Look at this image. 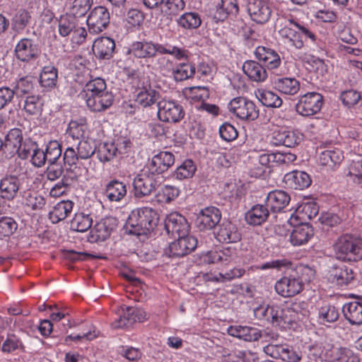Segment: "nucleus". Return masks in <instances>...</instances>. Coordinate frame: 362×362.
<instances>
[{
    "mask_svg": "<svg viewBox=\"0 0 362 362\" xmlns=\"http://www.w3.org/2000/svg\"><path fill=\"white\" fill-rule=\"evenodd\" d=\"M86 105L93 112H101L109 108L114 101V95L107 88L105 81L100 77L90 80L86 85Z\"/></svg>",
    "mask_w": 362,
    "mask_h": 362,
    "instance_id": "obj_1",
    "label": "nucleus"
},
{
    "mask_svg": "<svg viewBox=\"0 0 362 362\" xmlns=\"http://www.w3.org/2000/svg\"><path fill=\"white\" fill-rule=\"evenodd\" d=\"M158 222L157 212L150 207H141L133 210L126 221L125 227L129 234L146 235L153 230Z\"/></svg>",
    "mask_w": 362,
    "mask_h": 362,
    "instance_id": "obj_2",
    "label": "nucleus"
},
{
    "mask_svg": "<svg viewBox=\"0 0 362 362\" xmlns=\"http://www.w3.org/2000/svg\"><path fill=\"white\" fill-rule=\"evenodd\" d=\"M334 247L338 259L349 262L362 259V241L356 235L345 234L339 237Z\"/></svg>",
    "mask_w": 362,
    "mask_h": 362,
    "instance_id": "obj_3",
    "label": "nucleus"
},
{
    "mask_svg": "<svg viewBox=\"0 0 362 362\" xmlns=\"http://www.w3.org/2000/svg\"><path fill=\"white\" fill-rule=\"evenodd\" d=\"M228 109L243 120L254 121L259 117V109L255 103L244 97L232 99L228 104Z\"/></svg>",
    "mask_w": 362,
    "mask_h": 362,
    "instance_id": "obj_4",
    "label": "nucleus"
},
{
    "mask_svg": "<svg viewBox=\"0 0 362 362\" xmlns=\"http://www.w3.org/2000/svg\"><path fill=\"white\" fill-rule=\"evenodd\" d=\"M323 97L316 92H310L299 97L296 110L303 117H311L318 113L322 107Z\"/></svg>",
    "mask_w": 362,
    "mask_h": 362,
    "instance_id": "obj_5",
    "label": "nucleus"
},
{
    "mask_svg": "<svg viewBox=\"0 0 362 362\" xmlns=\"http://www.w3.org/2000/svg\"><path fill=\"white\" fill-rule=\"evenodd\" d=\"M158 177L155 174L150 173L147 168L143 170L133 180L134 197L142 198L150 195L156 189Z\"/></svg>",
    "mask_w": 362,
    "mask_h": 362,
    "instance_id": "obj_6",
    "label": "nucleus"
},
{
    "mask_svg": "<svg viewBox=\"0 0 362 362\" xmlns=\"http://www.w3.org/2000/svg\"><path fill=\"white\" fill-rule=\"evenodd\" d=\"M298 209L291 213L288 223L296 226L292 230L289 236V241L293 246H300L308 242L313 235V230L308 224H299L300 218L298 216Z\"/></svg>",
    "mask_w": 362,
    "mask_h": 362,
    "instance_id": "obj_7",
    "label": "nucleus"
},
{
    "mask_svg": "<svg viewBox=\"0 0 362 362\" xmlns=\"http://www.w3.org/2000/svg\"><path fill=\"white\" fill-rule=\"evenodd\" d=\"M158 117L164 122L176 123L183 119L182 106L174 100H161L157 103Z\"/></svg>",
    "mask_w": 362,
    "mask_h": 362,
    "instance_id": "obj_8",
    "label": "nucleus"
},
{
    "mask_svg": "<svg viewBox=\"0 0 362 362\" xmlns=\"http://www.w3.org/2000/svg\"><path fill=\"white\" fill-rule=\"evenodd\" d=\"M160 43L146 40L134 42L128 49L129 54L146 62L153 61L158 54H160Z\"/></svg>",
    "mask_w": 362,
    "mask_h": 362,
    "instance_id": "obj_9",
    "label": "nucleus"
},
{
    "mask_svg": "<svg viewBox=\"0 0 362 362\" xmlns=\"http://www.w3.org/2000/svg\"><path fill=\"white\" fill-rule=\"evenodd\" d=\"M197 245V240L192 235H180L171 243L165 253L170 257H181L193 251Z\"/></svg>",
    "mask_w": 362,
    "mask_h": 362,
    "instance_id": "obj_10",
    "label": "nucleus"
},
{
    "mask_svg": "<svg viewBox=\"0 0 362 362\" xmlns=\"http://www.w3.org/2000/svg\"><path fill=\"white\" fill-rule=\"evenodd\" d=\"M303 284L298 276L288 275L282 276L274 284L276 293L284 298L293 297L303 291Z\"/></svg>",
    "mask_w": 362,
    "mask_h": 362,
    "instance_id": "obj_11",
    "label": "nucleus"
},
{
    "mask_svg": "<svg viewBox=\"0 0 362 362\" xmlns=\"http://www.w3.org/2000/svg\"><path fill=\"white\" fill-rule=\"evenodd\" d=\"M86 22L90 33L99 34L110 23L109 11L105 6H95L89 13Z\"/></svg>",
    "mask_w": 362,
    "mask_h": 362,
    "instance_id": "obj_12",
    "label": "nucleus"
},
{
    "mask_svg": "<svg viewBox=\"0 0 362 362\" xmlns=\"http://www.w3.org/2000/svg\"><path fill=\"white\" fill-rule=\"evenodd\" d=\"M264 353L274 358H280L287 362H298L301 359V354L291 346L284 344H269L264 347Z\"/></svg>",
    "mask_w": 362,
    "mask_h": 362,
    "instance_id": "obj_13",
    "label": "nucleus"
},
{
    "mask_svg": "<svg viewBox=\"0 0 362 362\" xmlns=\"http://www.w3.org/2000/svg\"><path fill=\"white\" fill-rule=\"evenodd\" d=\"M245 8L251 20L259 24L267 23L272 15V9L264 0H246Z\"/></svg>",
    "mask_w": 362,
    "mask_h": 362,
    "instance_id": "obj_14",
    "label": "nucleus"
},
{
    "mask_svg": "<svg viewBox=\"0 0 362 362\" xmlns=\"http://www.w3.org/2000/svg\"><path fill=\"white\" fill-rule=\"evenodd\" d=\"M117 226V220L112 216H107L98 221L90 231L91 242H102L110 237Z\"/></svg>",
    "mask_w": 362,
    "mask_h": 362,
    "instance_id": "obj_15",
    "label": "nucleus"
},
{
    "mask_svg": "<svg viewBox=\"0 0 362 362\" xmlns=\"http://www.w3.org/2000/svg\"><path fill=\"white\" fill-rule=\"evenodd\" d=\"M303 139V134L297 129H279L273 132L272 143L275 146L294 148Z\"/></svg>",
    "mask_w": 362,
    "mask_h": 362,
    "instance_id": "obj_16",
    "label": "nucleus"
},
{
    "mask_svg": "<svg viewBox=\"0 0 362 362\" xmlns=\"http://www.w3.org/2000/svg\"><path fill=\"white\" fill-rule=\"evenodd\" d=\"M221 218V211L215 206H209L200 211L196 223L200 230H211L220 222Z\"/></svg>",
    "mask_w": 362,
    "mask_h": 362,
    "instance_id": "obj_17",
    "label": "nucleus"
},
{
    "mask_svg": "<svg viewBox=\"0 0 362 362\" xmlns=\"http://www.w3.org/2000/svg\"><path fill=\"white\" fill-rule=\"evenodd\" d=\"M189 228L186 218L177 212L170 214L165 220V228L168 234L173 236L187 235Z\"/></svg>",
    "mask_w": 362,
    "mask_h": 362,
    "instance_id": "obj_18",
    "label": "nucleus"
},
{
    "mask_svg": "<svg viewBox=\"0 0 362 362\" xmlns=\"http://www.w3.org/2000/svg\"><path fill=\"white\" fill-rule=\"evenodd\" d=\"M175 163L174 155L168 151H161L155 155L146 166L150 173L158 175L168 170Z\"/></svg>",
    "mask_w": 362,
    "mask_h": 362,
    "instance_id": "obj_19",
    "label": "nucleus"
},
{
    "mask_svg": "<svg viewBox=\"0 0 362 362\" xmlns=\"http://www.w3.org/2000/svg\"><path fill=\"white\" fill-rule=\"evenodd\" d=\"M255 54L256 58L262 62L268 69H276L281 64V59L279 54L272 48L258 46L255 50Z\"/></svg>",
    "mask_w": 362,
    "mask_h": 362,
    "instance_id": "obj_20",
    "label": "nucleus"
},
{
    "mask_svg": "<svg viewBox=\"0 0 362 362\" xmlns=\"http://www.w3.org/2000/svg\"><path fill=\"white\" fill-rule=\"evenodd\" d=\"M15 53L19 60L29 62L38 57L40 49L32 40L23 38L16 45Z\"/></svg>",
    "mask_w": 362,
    "mask_h": 362,
    "instance_id": "obj_21",
    "label": "nucleus"
},
{
    "mask_svg": "<svg viewBox=\"0 0 362 362\" xmlns=\"http://www.w3.org/2000/svg\"><path fill=\"white\" fill-rule=\"evenodd\" d=\"M22 141L21 130L18 128L12 129L5 136L4 142L1 141V151L6 157H11L16 153Z\"/></svg>",
    "mask_w": 362,
    "mask_h": 362,
    "instance_id": "obj_22",
    "label": "nucleus"
},
{
    "mask_svg": "<svg viewBox=\"0 0 362 362\" xmlns=\"http://www.w3.org/2000/svg\"><path fill=\"white\" fill-rule=\"evenodd\" d=\"M290 195L283 190H274L268 193L265 202L273 213H277L284 209L290 202Z\"/></svg>",
    "mask_w": 362,
    "mask_h": 362,
    "instance_id": "obj_23",
    "label": "nucleus"
},
{
    "mask_svg": "<svg viewBox=\"0 0 362 362\" xmlns=\"http://www.w3.org/2000/svg\"><path fill=\"white\" fill-rule=\"evenodd\" d=\"M328 280L339 286H346L354 279L351 269L346 266H335L329 271Z\"/></svg>",
    "mask_w": 362,
    "mask_h": 362,
    "instance_id": "obj_24",
    "label": "nucleus"
},
{
    "mask_svg": "<svg viewBox=\"0 0 362 362\" xmlns=\"http://www.w3.org/2000/svg\"><path fill=\"white\" fill-rule=\"evenodd\" d=\"M287 23L279 30L283 42L288 46L296 49H301L304 47V40L298 30L290 27L291 24Z\"/></svg>",
    "mask_w": 362,
    "mask_h": 362,
    "instance_id": "obj_25",
    "label": "nucleus"
},
{
    "mask_svg": "<svg viewBox=\"0 0 362 362\" xmlns=\"http://www.w3.org/2000/svg\"><path fill=\"white\" fill-rule=\"evenodd\" d=\"M284 182L288 187L293 189H303L311 184L309 175L298 170L286 173L284 177Z\"/></svg>",
    "mask_w": 362,
    "mask_h": 362,
    "instance_id": "obj_26",
    "label": "nucleus"
},
{
    "mask_svg": "<svg viewBox=\"0 0 362 362\" xmlns=\"http://www.w3.org/2000/svg\"><path fill=\"white\" fill-rule=\"evenodd\" d=\"M216 238L221 243H237L240 240L241 235L234 223L230 221H223L219 226Z\"/></svg>",
    "mask_w": 362,
    "mask_h": 362,
    "instance_id": "obj_27",
    "label": "nucleus"
},
{
    "mask_svg": "<svg viewBox=\"0 0 362 362\" xmlns=\"http://www.w3.org/2000/svg\"><path fill=\"white\" fill-rule=\"evenodd\" d=\"M228 334L246 341H255L261 337L260 331L257 328L249 326H230Z\"/></svg>",
    "mask_w": 362,
    "mask_h": 362,
    "instance_id": "obj_28",
    "label": "nucleus"
},
{
    "mask_svg": "<svg viewBox=\"0 0 362 362\" xmlns=\"http://www.w3.org/2000/svg\"><path fill=\"white\" fill-rule=\"evenodd\" d=\"M274 88L286 95H295L300 88V83L294 77H281L274 80Z\"/></svg>",
    "mask_w": 362,
    "mask_h": 362,
    "instance_id": "obj_29",
    "label": "nucleus"
},
{
    "mask_svg": "<svg viewBox=\"0 0 362 362\" xmlns=\"http://www.w3.org/2000/svg\"><path fill=\"white\" fill-rule=\"evenodd\" d=\"M115 48V41L108 37H102L97 39L93 45V50L95 56L103 59L111 58Z\"/></svg>",
    "mask_w": 362,
    "mask_h": 362,
    "instance_id": "obj_30",
    "label": "nucleus"
},
{
    "mask_svg": "<svg viewBox=\"0 0 362 362\" xmlns=\"http://www.w3.org/2000/svg\"><path fill=\"white\" fill-rule=\"evenodd\" d=\"M58 81L57 69L52 65L42 68L39 78L40 86L45 90L50 91L57 87Z\"/></svg>",
    "mask_w": 362,
    "mask_h": 362,
    "instance_id": "obj_31",
    "label": "nucleus"
},
{
    "mask_svg": "<svg viewBox=\"0 0 362 362\" xmlns=\"http://www.w3.org/2000/svg\"><path fill=\"white\" fill-rule=\"evenodd\" d=\"M269 216V211L267 205L256 204L245 214V221L250 225L259 226L267 220Z\"/></svg>",
    "mask_w": 362,
    "mask_h": 362,
    "instance_id": "obj_32",
    "label": "nucleus"
},
{
    "mask_svg": "<svg viewBox=\"0 0 362 362\" xmlns=\"http://www.w3.org/2000/svg\"><path fill=\"white\" fill-rule=\"evenodd\" d=\"M243 70L250 79L255 82L264 81L267 78L265 68L255 61H246L243 65Z\"/></svg>",
    "mask_w": 362,
    "mask_h": 362,
    "instance_id": "obj_33",
    "label": "nucleus"
},
{
    "mask_svg": "<svg viewBox=\"0 0 362 362\" xmlns=\"http://www.w3.org/2000/svg\"><path fill=\"white\" fill-rule=\"evenodd\" d=\"M342 312L344 317L351 325H362V303L350 302L342 307Z\"/></svg>",
    "mask_w": 362,
    "mask_h": 362,
    "instance_id": "obj_34",
    "label": "nucleus"
},
{
    "mask_svg": "<svg viewBox=\"0 0 362 362\" xmlns=\"http://www.w3.org/2000/svg\"><path fill=\"white\" fill-rule=\"evenodd\" d=\"M126 194V185L117 180L110 181L105 186V195L110 202H119Z\"/></svg>",
    "mask_w": 362,
    "mask_h": 362,
    "instance_id": "obj_35",
    "label": "nucleus"
},
{
    "mask_svg": "<svg viewBox=\"0 0 362 362\" xmlns=\"http://www.w3.org/2000/svg\"><path fill=\"white\" fill-rule=\"evenodd\" d=\"M74 203L71 201H62L57 203L49 213V218L53 223L64 220L73 209Z\"/></svg>",
    "mask_w": 362,
    "mask_h": 362,
    "instance_id": "obj_36",
    "label": "nucleus"
},
{
    "mask_svg": "<svg viewBox=\"0 0 362 362\" xmlns=\"http://www.w3.org/2000/svg\"><path fill=\"white\" fill-rule=\"evenodd\" d=\"M255 94L258 100L266 107L277 108L282 105V99L279 95L272 90L257 89L255 90Z\"/></svg>",
    "mask_w": 362,
    "mask_h": 362,
    "instance_id": "obj_37",
    "label": "nucleus"
},
{
    "mask_svg": "<svg viewBox=\"0 0 362 362\" xmlns=\"http://www.w3.org/2000/svg\"><path fill=\"white\" fill-rule=\"evenodd\" d=\"M20 182L16 176L11 175L1 179V199L12 200L16 197Z\"/></svg>",
    "mask_w": 362,
    "mask_h": 362,
    "instance_id": "obj_38",
    "label": "nucleus"
},
{
    "mask_svg": "<svg viewBox=\"0 0 362 362\" xmlns=\"http://www.w3.org/2000/svg\"><path fill=\"white\" fill-rule=\"evenodd\" d=\"M344 160L342 151L339 148L325 150L320 153L319 161L322 165L334 168Z\"/></svg>",
    "mask_w": 362,
    "mask_h": 362,
    "instance_id": "obj_39",
    "label": "nucleus"
},
{
    "mask_svg": "<svg viewBox=\"0 0 362 362\" xmlns=\"http://www.w3.org/2000/svg\"><path fill=\"white\" fill-rule=\"evenodd\" d=\"M81 158L77 155V150L74 147H67L64 153V160L66 165L69 166V170L74 172L76 175H82L87 172L85 167H81L79 162Z\"/></svg>",
    "mask_w": 362,
    "mask_h": 362,
    "instance_id": "obj_40",
    "label": "nucleus"
},
{
    "mask_svg": "<svg viewBox=\"0 0 362 362\" xmlns=\"http://www.w3.org/2000/svg\"><path fill=\"white\" fill-rule=\"evenodd\" d=\"M195 66L191 63H179L173 69L171 75L176 81H182L194 76Z\"/></svg>",
    "mask_w": 362,
    "mask_h": 362,
    "instance_id": "obj_41",
    "label": "nucleus"
},
{
    "mask_svg": "<svg viewBox=\"0 0 362 362\" xmlns=\"http://www.w3.org/2000/svg\"><path fill=\"white\" fill-rule=\"evenodd\" d=\"M176 22L180 27L188 30L196 29L202 24L200 16L196 12H186L181 15Z\"/></svg>",
    "mask_w": 362,
    "mask_h": 362,
    "instance_id": "obj_42",
    "label": "nucleus"
},
{
    "mask_svg": "<svg viewBox=\"0 0 362 362\" xmlns=\"http://www.w3.org/2000/svg\"><path fill=\"white\" fill-rule=\"evenodd\" d=\"M136 308L130 306L125 307V309H123L122 316H119L118 319L115 320L112 323V327L114 329L124 328L136 322L135 316Z\"/></svg>",
    "mask_w": 362,
    "mask_h": 362,
    "instance_id": "obj_43",
    "label": "nucleus"
},
{
    "mask_svg": "<svg viewBox=\"0 0 362 362\" xmlns=\"http://www.w3.org/2000/svg\"><path fill=\"white\" fill-rule=\"evenodd\" d=\"M93 217L83 212L76 214L71 221V228L77 232L83 233L92 226Z\"/></svg>",
    "mask_w": 362,
    "mask_h": 362,
    "instance_id": "obj_44",
    "label": "nucleus"
},
{
    "mask_svg": "<svg viewBox=\"0 0 362 362\" xmlns=\"http://www.w3.org/2000/svg\"><path fill=\"white\" fill-rule=\"evenodd\" d=\"M76 26V19L69 13H66L59 17L58 23L59 34L62 37H66L72 33Z\"/></svg>",
    "mask_w": 362,
    "mask_h": 362,
    "instance_id": "obj_45",
    "label": "nucleus"
},
{
    "mask_svg": "<svg viewBox=\"0 0 362 362\" xmlns=\"http://www.w3.org/2000/svg\"><path fill=\"white\" fill-rule=\"evenodd\" d=\"M98 160L105 163L111 161L117 156V148L112 142H104L99 144L96 151Z\"/></svg>",
    "mask_w": 362,
    "mask_h": 362,
    "instance_id": "obj_46",
    "label": "nucleus"
},
{
    "mask_svg": "<svg viewBox=\"0 0 362 362\" xmlns=\"http://www.w3.org/2000/svg\"><path fill=\"white\" fill-rule=\"evenodd\" d=\"M189 51L184 47H178L169 44H160V54H169L177 60L188 59Z\"/></svg>",
    "mask_w": 362,
    "mask_h": 362,
    "instance_id": "obj_47",
    "label": "nucleus"
},
{
    "mask_svg": "<svg viewBox=\"0 0 362 362\" xmlns=\"http://www.w3.org/2000/svg\"><path fill=\"white\" fill-rule=\"evenodd\" d=\"M339 316L338 309L330 304L322 306L318 311V320L323 325L327 322H334L337 321Z\"/></svg>",
    "mask_w": 362,
    "mask_h": 362,
    "instance_id": "obj_48",
    "label": "nucleus"
},
{
    "mask_svg": "<svg viewBox=\"0 0 362 362\" xmlns=\"http://www.w3.org/2000/svg\"><path fill=\"white\" fill-rule=\"evenodd\" d=\"M267 317L265 321L276 326L281 325L282 322H286L285 311L278 305H269L267 304Z\"/></svg>",
    "mask_w": 362,
    "mask_h": 362,
    "instance_id": "obj_49",
    "label": "nucleus"
},
{
    "mask_svg": "<svg viewBox=\"0 0 362 362\" xmlns=\"http://www.w3.org/2000/svg\"><path fill=\"white\" fill-rule=\"evenodd\" d=\"M93 2V0H74L68 13L74 16L76 19L77 18L83 17L90 10Z\"/></svg>",
    "mask_w": 362,
    "mask_h": 362,
    "instance_id": "obj_50",
    "label": "nucleus"
},
{
    "mask_svg": "<svg viewBox=\"0 0 362 362\" xmlns=\"http://www.w3.org/2000/svg\"><path fill=\"white\" fill-rule=\"evenodd\" d=\"M117 352L119 355L131 362H139L143 356V352L139 348L129 345L118 346Z\"/></svg>",
    "mask_w": 362,
    "mask_h": 362,
    "instance_id": "obj_51",
    "label": "nucleus"
},
{
    "mask_svg": "<svg viewBox=\"0 0 362 362\" xmlns=\"http://www.w3.org/2000/svg\"><path fill=\"white\" fill-rule=\"evenodd\" d=\"M178 187L173 185H164L156 194V199L160 203H170L175 200L180 194Z\"/></svg>",
    "mask_w": 362,
    "mask_h": 362,
    "instance_id": "obj_52",
    "label": "nucleus"
},
{
    "mask_svg": "<svg viewBox=\"0 0 362 362\" xmlns=\"http://www.w3.org/2000/svg\"><path fill=\"white\" fill-rule=\"evenodd\" d=\"M159 93L149 88L140 91L136 98V102L143 107H148L157 103L159 98Z\"/></svg>",
    "mask_w": 362,
    "mask_h": 362,
    "instance_id": "obj_53",
    "label": "nucleus"
},
{
    "mask_svg": "<svg viewBox=\"0 0 362 362\" xmlns=\"http://www.w3.org/2000/svg\"><path fill=\"white\" fill-rule=\"evenodd\" d=\"M196 169L194 162L187 159L176 168L174 175L178 180L190 178L194 175Z\"/></svg>",
    "mask_w": 362,
    "mask_h": 362,
    "instance_id": "obj_54",
    "label": "nucleus"
},
{
    "mask_svg": "<svg viewBox=\"0 0 362 362\" xmlns=\"http://www.w3.org/2000/svg\"><path fill=\"white\" fill-rule=\"evenodd\" d=\"M148 67L158 71L163 76H169L173 69V62L169 58L161 56L156 59V63L153 65L148 64Z\"/></svg>",
    "mask_w": 362,
    "mask_h": 362,
    "instance_id": "obj_55",
    "label": "nucleus"
},
{
    "mask_svg": "<svg viewBox=\"0 0 362 362\" xmlns=\"http://www.w3.org/2000/svg\"><path fill=\"white\" fill-rule=\"evenodd\" d=\"M343 348L335 346L327 340L323 341V360L329 362L337 361Z\"/></svg>",
    "mask_w": 362,
    "mask_h": 362,
    "instance_id": "obj_56",
    "label": "nucleus"
},
{
    "mask_svg": "<svg viewBox=\"0 0 362 362\" xmlns=\"http://www.w3.org/2000/svg\"><path fill=\"white\" fill-rule=\"evenodd\" d=\"M24 109L30 115H37L42 110V99L39 96L31 95L25 100Z\"/></svg>",
    "mask_w": 362,
    "mask_h": 362,
    "instance_id": "obj_57",
    "label": "nucleus"
},
{
    "mask_svg": "<svg viewBox=\"0 0 362 362\" xmlns=\"http://www.w3.org/2000/svg\"><path fill=\"white\" fill-rule=\"evenodd\" d=\"M45 157L49 164H54L62 155L60 144L54 141L48 144L46 148Z\"/></svg>",
    "mask_w": 362,
    "mask_h": 362,
    "instance_id": "obj_58",
    "label": "nucleus"
},
{
    "mask_svg": "<svg viewBox=\"0 0 362 362\" xmlns=\"http://www.w3.org/2000/svg\"><path fill=\"white\" fill-rule=\"evenodd\" d=\"M35 86V78L31 76H26L21 78L17 81L16 84L13 86L17 93L27 94L31 93Z\"/></svg>",
    "mask_w": 362,
    "mask_h": 362,
    "instance_id": "obj_59",
    "label": "nucleus"
},
{
    "mask_svg": "<svg viewBox=\"0 0 362 362\" xmlns=\"http://www.w3.org/2000/svg\"><path fill=\"white\" fill-rule=\"evenodd\" d=\"M77 155L83 160L90 158L95 151V148L91 142L86 140L79 141L77 146Z\"/></svg>",
    "mask_w": 362,
    "mask_h": 362,
    "instance_id": "obj_60",
    "label": "nucleus"
},
{
    "mask_svg": "<svg viewBox=\"0 0 362 362\" xmlns=\"http://www.w3.org/2000/svg\"><path fill=\"white\" fill-rule=\"evenodd\" d=\"M23 346L19 338L13 333H8L7 338L1 346V351L11 353Z\"/></svg>",
    "mask_w": 362,
    "mask_h": 362,
    "instance_id": "obj_61",
    "label": "nucleus"
},
{
    "mask_svg": "<svg viewBox=\"0 0 362 362\" xmlns=\"http://www.w3.org/2000/svg\"><path fill=\"white\" fill-rule=\"evenodd\" d=\"M185 7L183 0H167L164 5V13L168 16H176Z\"/></svg>",
    "mask_w": 362,
    "mask_h": 362,
    "instance_id": "obj_62",
    "label": "nucleus"
},
{
    "mask_svg": "<svg viewBox=\"0 0 362 362\" xmlns=\"http://www.w3.org/2000/svg\"><path fill=\"white\" fill-rule=\"evenodd\" d=\"M25 205L30 207L33 210H40L42 209L45 204V199L41 196L36 194L35 193H29L25 199Z\"/></svg>",
    "mask_w": 362,
    "mask_h": 362,
    "instance_id": "obj_63",
    "label": "nucleus"
},
{
    "mask_svg": "<svg viewBox=\"0 0 362 362\" xmlns=\"http://www.w3.org/2000/svg\"><path fill=\"white\" fill-rule=\"evenodd\" d=\"M221 138L226 141H231L238 137V131L230 123L225 122L219 127Z\"/></svg>",
    "mask_w": 362,
    "mask_h": 362,
    "instance_id": "obj_64",
    "label": "nucleus"
}]
</instances>
